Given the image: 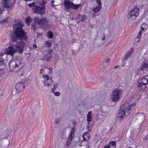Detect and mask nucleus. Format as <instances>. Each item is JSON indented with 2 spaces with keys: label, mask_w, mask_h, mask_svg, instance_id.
I'll return each instance as SVG.
<instances>
[{
  "label": "nucleus",
  "mask_w": 148,
  "mask_h": 148,
  "mask_svg": "<svg viewBox=\"0 0 148 148\" xmlns=\"http://www.w3.org/2000/svg\"><path fill=\"white\" fill-rule=\"evenodd\" d=\"M36 18L37 24L40 27H45L48 26V22L46 18Z\"/></svg>",
  "instance_id": "obj_7"
},
{
  "label": "nucleus",
  "mask_w": 148,
  "mask_h": 148,
  "mask_svg": "<svg viewBox=\"0 0 148 148\" xmlns=\"http://www.w3.org/2000/svg\"><path fill=\"white\" fill-rule=\"evenodd\" d=\"M136 105L135 103L132 105H129L126 109L125 105H123L120 107V111L118 114V119L120 121H122L123 119L125 116V111L127 109V112L129 114L131 112V110L133 109L134 107Z\"/></svg>",
  "instance_id": "obj_2"
},
{
  "label": "nucleus",
  "mask_w": 148,
  "mask_h": 148,
  "mask_svg": "<svg viewBox=\"0 0 148 148\" xmlns=\"http://www.w3.org/2000/svg\"><path fill=\"white\" fill-rule=\"evenodd\" d=\"M52 52V50L48 51H43V54L44 55V58L42 60L46 61H49L51 58V52Z\"/></svg>",
  "instance_id": "obj_12"
},
{
  "label": "nucleus",
  "mask_w": 148,
  "mask_h": 148,
  "mask_svg": "<svg viewBox=\"0 0 148 148\" xmlns=\"http://www.w3.org/2000/svg\"><path fill=\"white\" fill-rule=\"evenodd\" d=\"M138 85L137 86L138 89L140 90H143L146 87V86L144 83H142L139 81L138 82Z\"/></svg>",
  "instance_id": "obj_19"
},
{
  "label": "nucleus",
  "mask_w": 148,
  "mask_h": 148,
  "mask_svg": "<svg viewBox=\"0 0 148 148\" xmlns=\"http://www.w3.org/2000/svg\"><path fill=\"white\" fill-rule=\"evenodd\" d=\"M75 129L72 128L71 129V131H75Z\"/></svg>",
  "instance_id": "obj_53"
},
{
  "label": "nucleus",
  "mask_w": 148,
  "mask_h": 148,
  "mask_svg": "<svg viewBox=\"0 0 148 148\" xmlns=\"http://www.w3.org/2000/svg\"><path fill=\"white\" fill-rule=\"evenodd\" d=\"M37 21L36 18L35 19H34V23H33L32 25V27H34L35 26V25H36V23Z\"/></svg>",
  "instance_id": "obj_42"
},
{
  "label": "nucleus",
  "mask_w": 148,
  "mask_h": 148,
  "mask_svg": "<svg viewBox=\"0 0 148 148\" xmlns=\"http://www.w3.org/2000/svg\"><path fill=\"white\" fill-rule=\"evenodd\" d=\"M10 38L13 42H17L18 40H25L27 39L26 32L24 30L15 31L14 33L11 35Z\"/></svg>",
  "instance_id": "obj_1"
},
{
  "label": "nucleus",
  "mask_w": 148,
  "mask_h": 148,
  "mask_svg": "<svg viewBox=\"0 0 148 148\" xmlns=\"http://www.w3.org/2000/svg\"><path fill=\"white\" fill-rule=\"evenodd\" d=\"M16 52V49L14 48V45H11V46L8 47L5 51V53L12 56H13Z\"/></svg>",
  "instance_id": "obj_11"
},
{
  "label": "nucleus",
  "mask_w": 148,
  "mask_h": 148,
  "mask_svg": "<svg viewBox=\"0 0 148 148\" xmlns=\"http://www.w3.org/2000/svg\"><path fill=\"white\" fill-rule=\"evenodd\" d=\"M26 22L28 25H29L31 22V20L28 18L26 19Z\"/></svg>",
  "instance_id": "obj_37"
},
{
  "label": "nucleus",
  "mask_w": 148,
  "mask_h": 148,
  "mask_svg": "<svg viewBox=\"0 0 148 148\" xmlns=\"http://www.w3.org/2000/svg\"><path fill=\"white\" fill-rule=\"evenodd\" d=\"M147 63L145 62L143 63L141 66V69L143 71L146 70L147 69Z\"/></svg>",
  "instance_id": "obj_23"
},
{
  "label": "nucleus",
  "mask_w": 148,
  "mask_h": 148,
  "mask_svg": "<svg viewBox=\"0 0 148 148\" xmlns=\"http://www.w3.org/2000/svg\"><path fill=\"white\" fill-rule=\"evenodd\" d=\"M58 86V83H56L54 84V88L56 89L57 87Z\"/></svg>",
  "instance_id": "obj_45"
},
{
  "label": "nucleus",
  "mask_w": 148,
  "mask_h": 148,
  "mask_svg": "<svg viewBox=\"0 0 148 148\" xmlns=\"http://www.w3.org/2000/svg\"><path fill=\"white\" fill-rule=\"evenodd\" d=\"M118 65H117V66H114V68H115V69H116V68H117V67H118Z\"/></svg>",
  "instance_id": "obj_54"
},
{
  "label": "nucleus",
  "mask_w": 148,
  "mask_h": 148,
  "mask_svg": "<svg viewBox=\"0 0 148 148\" xmlns=\"http://www.w3.org/2000/svg\"><path fill=\"white\" fill-rule=\"evenodd\" d=\"M25 87L24 84L22 82L18 83L15 86L16 89L19 91H21L24 90Z\"/></svg>",
  "instance_id": "obj_18"
},
{
  "label": "nucleus",
  "mask_w": 148,
  "mask_h": 148,
  "mask_svg": "<svg viewBox=\"0 0 148 148\" xmlns=\"http://www.w3.org/2000/svg\"><path fill=\"white\" fill-rule=\"evenodd\" d=\"M145 139L146 140H148V135H146L145 136Z\"/></svg>",
  "instance_id": "obj_49"
},
{
  "label": "nucleus",
  "mask_w": 148,
  "mask_h": 148,
  "mask_svg": "<svg viewBox=\"0 0 148 148\" xmlns=\"http://www.w3.org/2000/svg\"><path fill=\"white\" fill-rule=\"evenodd\" d=\"M128 148H132L131 147H128Z\"/></svg>",
  "instance_id": "obj_56"
},
{
  "label": "nucleus",
  "mask_w": 148,
  "mask_h": 148,
  "mask_svg": "<svg viewBox=\"0 0 148 148\" xmlns=\"http://www.w3.org/2000/svg\"><path fill=\"white\" fill-rule=\"evenodd\" d=\"M90 134L88 132L85 133L83 135V137L85 141H86L89 139L90 137Z\"/></svg>",
  "instance_id": "obj_22"
},
{
  "label": "nucleus",
  "mask_w": 148,
  "mask_h": 148,
  "mask_svg": "<svg viewBox=\"0 0 148 148\" xmlns=\"http://www.w3.org/2000/svg\"><path fill=\"white\" fill-rule=\"evenodd\" d=\"M105 36H103L102 38V39L103 40H105Z\"/></svg>",
  "instance_id": "obj_52"
},
{
  "label": "nucleus",
  "mask_w": 148,
  "mask_h": 148,
  "mask_svg": "<svg viewBox=\"0 0 148 148\" xmlns=\"http://www.w3.org/2000/svg\"><path fill=\"white\" fill-rule=\"evenodd\" d=\"M44 8V6L40 7L39 6H36L33 8V11L35 13L43 14L45 12Z\"/></svg>",
  "instance_id": "obj_14"
},
{
  "label": "nucleus",
  "mask_w": 148,
  "mask_h": 148,
  "mask_svg": "<svg viewBox=\"0 0 148 148\" xmlns=\"http://www.w3.org/2000/svg\"><path fill=\"white\" fill-rule=\"evenodd\" d=\"M142 34L141 31H140L139 32L138 34V35L137 37L135 38V40L136 42H139L140 41V38Z\"/></svg>",
  "instance_id": "obj_25"
},
{
  "label": "nucleus",
  "mask_w": 148,
  "mask_h": 148,
  "mask_svg": "<svg viewBox=\"0 0 148 148\" xmlns=\"http://www.w3.org/2000/svg\"><path fill=\"white\" fill-rule=\"evenodd\" d=\"M109 145L110 146V148H115L116 147V144L114 142H110Z\"/></svg>",
  "instance_id": "obj_27"
},
{
  "label": "nucleus",
  "mask_w": 148,
  "mask_h": 148,
  "mask_svg": "<svg viewBox=\"0 0 148 148\" xmlns=\"http://www.w3.org/2000/svg\"><path fill=\"white\" fill-rule=\"evenodd\" d=\"M62 135L61 136V138L64 139L66 136V132L65 130H63L62 132Z\"/></svg>",
  "instance_id": "obj_32"
},
{
  "label": "nucleus",
  "mask_w": 148,
  "mask_h": 148,
  "mask_svg": "<svg viewBox=\"0 0 148 148\" xmlns=\"http://www.w3.org/2000/svg\"><path fill=\"white\" fill-rule=\"evenodd\" d=\"M21 63V60L19 59H16L11 61L9 64V68L11 70H13L16 67H19Z\"/></svg>",
  "instance_id": "obj_6"
},
{
  "label": "nucleus",
  "mask_w": 148,
  "mask_h": 148,
  "mask_svg": "<svg viewBox=\"0 0 148 148\" xmlns=\"http://www.w3.org/2000/svg\"><path fill=\"white\" fill-rule=\"evenodd\" d=\"M72 138H71V139H70L69 137L68 138L66 143V145L67 146L69 145V144H70V143L71 142L72 140Z\"/></svg>",
  "instance_id": "obj_34"
},
{
  "label": "nucleus",
  "mask_w": 148,
  "mask_h": 148,
  "mask_svg": "<svg viewBox=\"0 0 148 148\" xmlns=\"http://www.w3.org/2000/svg\"><path fill=\"white\" fill-rule=\"evenodd\" d=\"M96 2L98 4V6L102 7L101 2L99 0H96Z\"/></svg>",
  "instance_id": "obj_38"
},
{
  "label": "nucleus",
  "mask_w": 148,
  "mask_h": 148,
  "mask_svg": "<svg viewBox=\"0 0 148 148\" xmlns=\"http://www.w3.org/2000/svg\"><path fill=\"white\" fill-rule=\"evenodd\" d=\"M87 121H88L87 123L90 124V122L92 121V118L91 117V113L90 111H89L87 115Z\"/></svg>",
  "instance_id": "obj_24"
},
{
  "label": "nucleus",
  "mask_w": 148,
  "mask_h": 148,
  "mask_svg": "<svg viewBox=\"0 0 148 148\" xmlns=\"http://www.w3.org/2000/svg\"><path fill=\"white\" fill-rule=\"evenodd\" d=\"M132 52L131 51H129L128 52L127 54L125 55V58L126 60H127V58H128L129 56H130Z\"/></svg>",
  "instance_id": "obj_33"
},
{
  "label": "nucleus",
  "mask_w": 148,
  "mask_h": 148,
  "mask_svg": "<svg viewBox=\"0 0 148 148\" xmlns=\"http://www.w3.org/2000/svg\"><path fill=\"white\" fill-rule=\"evenodd\" d=\"M4 65V60L3 58H0V66Z\"/></svg>",
  "instance_id": "obj_39"
},
{
  "label": "nucleus",
  "mask_w": 148,
  "mask_h": 148,
  "mask_svg": "<svg viewBox=\"0 0 148 148\" xmlns=\"http://www.w3.org/2000/svg\"><path fill=\"white\" fill-rule=\"evenodd\" d=\"M139 10L138 8H135L131 10L129 13L130 18L133 19H135L139 14Z\"/></svg>",
  "instance_id": "obj_8"
},
{
  "label": "nucleus",
  "mask_w": 148,
  "mask_h": 148,
  "mask_svg": "<svg viewBox=\"0 0 148 148\" xmlns=\"http://www.w3.org/2000/svg\"><path fill=\"white\" fill-rule=\"evenodd\" d=\"M55 1L54 0H52V1H51V3H52V5H53V6H54V5L53 4V3Z\"/></svg>",
  "instance_id": "obj_50"
},
{
  "label": "nucleus",
  "mask_w": 148,
  "mask_h": 148,
  "mask_svg": "<svg viewBox=\"0 0 148 148\" xmlns=\"http://www.w3.org/2000/svg\"><path fill=\"white\" fill-rule=\"evenodd\" d=\"M118 88L120 90H122L125 88L124 87H123L121 85L119 86L118 87Z\"/></svg>",
  "instance_id": "obj_41"
},
{
  "label": "nucleus",
  "mask_w": 148,
  "mask_h": 148,
  "mask_svg": "<svg viewBox=\"0 0 148 148\" xmlns=\"http://www.w3.org/2000/svg\"><path fill=\"white\" fill-rule=\"evenodd\" d=\"M47 34L48 37L49 38H52L53 37V33L51 31H49L48 32Z\"/></svg>",
  "instance_id": "obj_29"
},
{
  "label": "nucleus",
  "mask_w": 148,
  "mask_h": 148,
  "mask_svg": "<svg viewBox=\"0 0 148 148\" xmlns=\"http://www.w3.org/2000/svg\"><path fill=\"white\" fill-rule=\"evenodd\" d=\"M56 123L57 124H58V121H56Z\"/></svg>",
  "instance_id": "obj_55"
},
{
  "label": "nucleus",
  "mask_w": 148,
  "mask_h": 148,
  "mask_svg": "<svg viewBox=\"0 0 148 148\" xmlns=\"http://www.w3.org/2000/svg\"><path fill=\"white\" fill-rule=\"evenodd\" d=\"M52 43L50 42L46 41V43L45 44V46L46 47H50Z\"/></svg>",
  "instance_id": "obj_30"
},
{
  "label": "nucleus",
  "mask_w": 148,
  "mask_h": 148,
  "mask_svg": "<svg viewBox=\"0 0 148 148\" xmlns=\"http://www.w3.org/2000/svg\"><path fill=\"white\" fill-rule=\"evenodd\" d=\"M23 26V24L18 22L14 24L13 26V28L15 31H20L22 29Z\"/></svg>",
  "instance_id": "obj_16"
},
{
  "label": "nucleus",
  "mask_w": 148,
  "mask_h": 148,
  "mask_svg": "<svg viewBox=\"0 0 148 148\" xmlns=\"http://www.w3.org/2000/svg\"><path fill=\"white\" fill-rule=\"evenodd\" d=\"M54 94L55 96H59L60 95V93L59 92H56L54 93Z\"/></svg>",
  "instance_id": "obj_44"
},
{
  "label": "nucleus",
  "mask_w": 148,
  "mask_h": 148,
  "mask_svg": "<svg viewBox=\"0 0 148 148\" xmlns=\"http://www.w3.org/2000/svg\"><path fill=\"white\" fill-rule=\"evenodd\" d=\"M10 137L8 138H4L3 139V141L6 144H8V145H9L10 143Z\"/></svg>",
  "instance_id": "obj_26"
},
{
  "label": "nucleus",
  "mask_w": 148,
  "mask_h": 148,
  "mask_svg": "<svg viewBox=\"0 0 148 148\" xmlns=\"http://www.w3.org/2000/svg\"><path fill=\"white\" fill-rule=\"evenodd\" d=\"M141 27V31H144V29H145V28H143V27Z\"/></svg>",
  "instance_id": "obj_51"
},
{
  "label": "nucleus",
  "mask_w": 148,
  "mask_h": 148,
  "mask_svg": "<svg viewBox=\"0 0 148 148\" xmlns=\"http://www.w3.org/2000/svg\"><path fill=\"white\" fill-rule=\"evenodd\" d=\"M141 27L144 28L146 29L147 27V25L145 23H143Z\"/></svg>",
  "instance_id": "obj_43"
},
{
  "label": "nucleus",
  "mask_w": 148,
  "mask_h": 148,
  "mask_svg": "<svg viewBox=\"0 0 148 148\" xmlns=\"http://www.w3.org/2000/svg\"><path fill=\"white\" fill-rule=\"evenodd\" d=\"M110 148V146L108 145H106L104 147V148Z\"/></svg>",
  "instance_id": "obj_47"
},
{
  "label": "nucleus",
  "mask_w": 148,
  "mask_h": 148,
  "mask_svg": "<svg viewBox=\"0 0 148 148\" xmlns=\"http://www.w3.org/2000/svg\"><path fill=\"white\" fill-rule=\"evenodd\" d=\"M142 83H144L146 85L148 84V75L145 76L142 78L139 81Z\"/></svg>",
  "instance_id": "obj_20"
},
{
  "label": "nucleus",
  "mask_w": 148,
  "mask_h": 148,
  "mask_svg": "<svg viewBox=\"0 0 148 148\" xmlns=\"http://www.w3.org/2000/svg\"><path fill=\"white\" fill-rule=\"evenodd\" d=\"M8 20H9V18H7L4 20H3V21H1V24L6 23L8 22Z\"/></svg>",
  "instance_id": "obj_36"
},
{
  "label": "nucleus",
  "mask_w": 148,
  "mask_h": 148,
  "mask_svg": "<svg viewBox=\"0 0 148 148\" xmlns=\"http://www.w3.org/2000/svg\"><path fill=\"white\" fill-rule=\"evenodd\" d=\"M0 3V14L3 11L5 8L10 9L13 7L15 3V0H1Z\"/></svg>",
  "instance_id": "obj_4"
},
{
  "label": "nucleus",
  "mask_w": 148,
  "mask_h": 148,
  "mask_svg": "<svg viewBox=\"0 0 148 148\" xmlns=\"http://www.w3.org/2000/svg\"><path fill=\"white\" fill-rule=\"evenodd\" d=\"M45 85L49 86L51 85L53 83V81L51 78L49 77V75L47 74L43 75Z\"/></svg>",
  "instance_id": "obj_13"
},
{
  "label": "nucleus",
  "mask_w": 148,
  "mask_h": 148,
  "mask_svg": "<svg viewBox=\"0 0 148 148\" xmlns=\"http://www.w3.org/2000/svg\"><path fill=\"white\" fill-rule=\"evenodd\" d=\"M101 7L98 6L93 9V11L95 13H97L99 11Z\"/></svg>",
  "instance_id": "obj_28"
},
{
  "label": "nucleus",
  "mask_w": 148,
  "mask_h": 148,
  "mask_svg": "<svg viewBox=\"0 0 148 148\" xmlns=\"http://www.w3.org/2000/svg\"><path fill=\"white\" fill-rule=\"evenodd\" d=\"M55 88H51V91L52 92H53V93H55Z\"/></svg>",
  "instance_id": "obj_48"
},
{
  "label": "nucleus",
  "mask_w": 148,
  "mask_h": 148,
  "mask_svg": "<svg viewBox=\"0 0 148 148\" xmlns=\"http://www.w3.org/2000/svg\"><path fill=\"white\" fill-rule=\"evenodd\" d=\"M110 58H107L105 61L107 63H108L110 61Z\"/></svg>",
  "instance_id": "obj_46"
},
{
  "label": "nucleus",
  "mask_w": 148,
  "mask_h": 148,
  "mask_svg": "<svg viewBox=\"0 0 148 148\" xmlns=\"http://www.w3.org/2000/svg\"><path fill=\"white\" fill-rule=\"evenodd\" d=\"M104 116H106L107 115L109 112V108L107 106H105L104 107L102 110Z\"/></svg>",
  "instance_id": "obj_21"
},
{
  "label": "nucleus",
  "mask_w": 148,
  "mask_h": 148,
  "mask_svg": "<svg viewBox=\"0 0 148 148\" xmlns=\"http://www.w3.org/2000/svg\"><path fill=\"white\" fill-rule=\"evenodd\" d=\"M25 43L23 41H21L17 43L15 45V48L16 51L19 53L21 54L23 52L24 49Z\"/></svg>",
  "instance_id": "obj_9"
},
{
  "label": "nucleus",
  "mask_w": 148,
  "mask_h": 148,
  "mask_svg": "<svg viewBox=\"0 0 148 148\" xmlns=\"http://www.w3.org/2000/svg\"><path fill=\"white\" fill-rule=\"evenodd\" d=\"M86 16L85 15L79 14L77 15L76 17V20L77 22L78 23L81 21H83L86 19Z\"/></svg>",
  "instance_id": "obj_15"
},
{
  "label": "nucleus",
  "mask_w": 148,
  "mask_h": 148,
  "mask_svg": "<svg viewBox=\"0 0 148 148\" xmlns=\"http://www.w3.org/2000/svg\"><path fill=\"white\" fill-rule=\"evenodd\" d=\"M145 114L143 112L137 113V120H138L139 121L141 122H143L145 120Z\"/></svg>",
  "instance_id": "obj_17"
},
{
  "label": "nucleus",
  "mask_w": 148,
  "mask_h": 148,
  "mask_svg": "<svg viewBox=\"0 0 148 148\" xmlns=\"http://www.w3.org/2000/svg\"><path fill=\"white\" fill-rule=\"evenodd\" d=\"M46 1L47 0H39V4L40 5L43 6Z\"/></svg>",
  "instance_id": "obj_31"
},
{
  "label": "nucleus",
  "mask_w": 148,
  "mask_h": 148,
  "mask_svg": "<svg viewBox=\"0 0 148 148\" xmlns=\"http://www.w3.org/2000/svg\"><path fill=\"white\" fill-rule=\"evenodd\" d=\"M35 3L33 2L29 4H28V6L29 7H35Z\"/></svg>",
  "instance_id": "obj_40"
},
{
  "label": "nucleus",
  "mask_w": 148,
  "mask_h": 148,
  "mask_svg": "<svg viewBox=\"0 0 148 148\" xmlns=\"http://www.w3.org/2000/svg\"><path fill=\"white\" fill-rule=\"evenodd\" d=\"M75 131H71V134L69 136V138L70 139H71V138L73 139V137L74 136V133Z\"/></svg>",
  "instance_id": "obj_35"
},
{
  "label": "nucleus",
  "mask_w": 148,
  "mask_h": 148,
  "mask_svg": "<svg viewBox=\"0 0 148 148\" xmlns=\"http://www.w3.org/2000/svg\"><path fill=\"white\" fill-rule=\"evenodd\" d=\"M121 95V92L119 90H114L112 94V98L113 101H118L120 98Z\"/></svg>",
  "instance_id": "obj_10"
},
{
  "label": "nucleus",
  "mask_w": 148,
  "mask_h": 148,
  "mask_svg": "<svg viewBox=\"0 0 148 148\" xmlns=\"http://www.w3.org/2000/svg\"><path fill=\"white\" fill-rule=\"evenodd\" d=\"M136 105L135 103L132 105H129L126 109L125 105H123L120 107V111L118 114V119L120 121H122L123 119L125 116V111L127 109V112L129 114L131 112V110L133 109L134 107Z\"/></svg>",
  "instance_id": "obj_3"
},
{
  "label": "nucleus",
  "mask_w": 148,
  "mask_h": 148,
  "mask_svg": "<svg viewBox=\"0 0 148 148\" xmlns=\"http://www.w3.org/2000/svg\"><path fill=\"white\" fill-rule=\"evenodd\" d=\"M64 7L67 10H69L70 8L77 10L80 6L81 4L75 5L72 2H70L69 0H64Z\"/></svg>",
  "instance_id": "obj_5"
}]
</instances>
